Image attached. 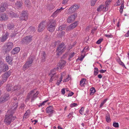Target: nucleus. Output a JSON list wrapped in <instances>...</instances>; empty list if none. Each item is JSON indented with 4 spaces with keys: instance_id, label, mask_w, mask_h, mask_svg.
<instances>
[{
    "instance_id": "45",
    "label": "nucleus",
    "mask_w": 129,
    "mask_h": 129,
    "mask_svg": "<svg viewBox=\"0 0 129 129\" xmlns=\"http://www.w3.org/2000/svg\"><path fill=\"white\" fill-rule=\"evenodd\" d=\"M18 94L19 95L22 94L23 93V90L21 89V90H19L18 91Z\"/></svg>"
},
{
    "instance_id": "37",
    "label": "nucleus",
    "mask_w": 129,
    "mask_h": 129,
    "mask_svg": "<svg viewBox=\"0 0 129 129\" xmlns=\"http://www.w3.org/2000/svg\"><path fill=\"white\" fill-rule=\"evenodd\" d=\"M94 69V75L95 76H96L99 73L98 69L97 68H95Z\"/></svg>"
},
{
    "instance_id": "9",
    "label": "nucleus",
    "mask_w": 129,
    "mask_h": 129,
    "mask_svg": "<svg viewBox=\"0 0 129 129\" xmlns=\"http://www.w3.org/2000/svg\"><path fill=\"white\" fill-rule=\"evenodd\" d=\"M79 7V6L77 5H74L72 6L68 10V13L70 14L74 12L77 10Z\"/></svg>"
},
{
    "instance_id": "59",
    "label": "nucleus",
    "mask_w": 129,
    "mask_h": 129,
    "mask_svg": "<svg viewBox=\"0 0 129 129\" xmlns=\"http://www.w3.org/2000/svg\"><path fill=\"white\" fill-rule=\"evenodd\" d=\"M102 76L101 74H99L98 75V77L99 78H102Z\"/></svg>"
},
{
    "instance_id": "21",
    "label": "nucleus",
    "mask_w": 129,
    "mask_h": 129,
    "mask_svg": "<svg viewBox=\"0 0 129 129\" xmlns=\"http://www.w3.org/2000/svg\"><path fill=\"white\" fill-rule=\"evenodd\" d=\"M106 7L105 6L101 5L97 8V10L98 12L101 11L102 10L105 11H107L108 9H107Z\"/></svg>"
},
{
    "instance_id": "30",
    "label": "nucleus",
    "mask_w": 129,
    "mask_h": 129,
    "mask_svg": "<svg viewBox=\"0 0 129 129\" xmlns=\"http://www.w3.org/2000/svg\"><path fill=\"white\" fill-rule=\"evenodd\" d=\"M66 27V25H62L60 26L58 28V30L61 31L62 30L64 29Z\"/></svg>"
},
{
    "instance_id": "49",
    "label": "nucleus",
    "mask_w": 129,
    "mask_h": 129,
    "mask_svg": "<svg viewBox=\"0 0 129 129\" xmlns=\"http://www.w3.org/2000/svg\"><path fill=\"white\" fill-rule=\"evenodd\" d=\"M84 109V108L83 107H82L81 108V109L79 110V112L81 114H82V111H83V110Z\"/></svg>"
},
{
    "instance_id": "10",
    "label": "nucleus",
    "mask_w": 129,
    "mask_h": 129,
    "mask_svg": "<svg viewBox=\"0 0 129 129\" xmlns=\"http://www.w3.org/2000/svg\"><path fill=\"white\" fill-rule=\"evenodd\" d=\"M10 98L8 94H6L2 95L0 98V103H4L8 100Z\"/></svg>"
},
{
    "instance_id": "15",
    "label": "nucleus",
    "mask_w": 129,
    "mask_h": 129,
    "mask_svg": "<svg viewBox=\"0 0 129 129\" xmlns=\"http://www.w3.org/2000/svg\"><path fill=\"white\" fill-rule=\"evenodd\" d=\"M28 16L27 12L26 11H23L21 14V16L20 17V19L26 21L27 18Z\"/></svg>"
},
{
    "instance_id": "40",
    "label": "nucleus",
    "mask_w": 129,
    "mask_h": 129,
    "mask_svg": "<svg viewBox=\"0 0 129 129\" xmlns=\"http://www.w3.org/2000/svg\"><path fill=\"white\" fill-rule=\"evenodd\" d=\"M113 126L115 127H118L119 126L118 123L114 122L113 124Z\"/></svg>"
},
{
    "instance_id": "36",
    "label": "nucleus",
    "mask_w": 129,
    "mask_h": 129,
    "mask_svg": "<svg viewBox=\"0 0 129 129\" xmlns=\"http://www.w3.org/2000/svg\"><path fill=\"white\" fill-rule=\"evenodd\" d=\"M9 15L10 17H15L16 16L15 14L12 11H11L9 13Z\"/></svg>"
},
{
    "instance_id": "41",
    "label": "nucleus",
    "mask_w": 129,
    "mask_h": 129,
    "mask_svg": "<svg viewBox=\"0 0 129 129\" xmlns=\"http://www.w3.org/2000/svg\"><path fill=\"white\" fill-rule=\"evenodd\" d=\"M75 53L74 52L71 54L69 56V57L68 58V59L69 60H71V59L74 56Z\"/></svg>"
},
{
    "instance_id": "24",
    "label": "nucleus",
    "mask_w": 129,
    "mask_h": 129,
    "mask_svg": "<svg viewBox=\"0 0 129 129\" xmlns=\"http://www.w3.org/2000/svg\"><path fill=\"white\" fill-rule=\"evenodd\" d=\"M20 48L19 47H17L14 48L12 51V52L13 54H15L18 52L20 51Z\"/></svg>"
},
{
    "instance_id": "64",
    "label": "nucleus",
    "mask_w": 129,
    "mask_h": 129,
    "mask_svg": "<svg viewBox=\"0 0 129 129\" xmlns=\"http://www.w3.org/2000/svg\"><path fill=\"white\" fill-rule=\"evenodd\" d=\"M104 104L103 103V102H102V103L101 104H100V108H101V107L102 106H103V105Z\"/></svg>"
},
{
    "instance_id": "63",
    "label": "nucleus",
    "mask_w": 129,
    "mask_h": 129,
    "mask_svg": "<svg viewBox=\"0 0 129 129\" xmlns=\"http://www.w3.org/2000/svg\"><path fill=\"white\" fill-rule=\"evenodd\" d=\"M72 114L70 113L68 115V116L69 118H70L71 117V116H72Z\"/></svg>"
},
{
    "instance_id": "42",
    "label": "nucleus",
    "mask_w": 129,
    "mask_h": 129,
    "mask_svg": "<svg viewBox=\"0 0 129 129\" xmlns=\"http://www.w3.org/2000/svg\"><path fill=\"white\" fill-rule=\"evenodd\" d=\"M111 2V0H107V1L105 2L106 6V7H108V6L109 5L110 3Z\"/></svg>"
},
{
    "instance_id": "52",
    "label": "nucleus",
    "mask_w": 129,
    "mask_h": 129,
    "mask_svg": "<svg viewBox=\"0 0 129 129\" xmlns=\"http://www.w3.org/2000/svg\"><path fill=\"white\" fill-rule=\"evenodd\" d=\"M74 94V93L71 92L70 93H69L68 94V96H71Z\"/></svg>"
},
{
    "instance_id": "7",
    "label": "nucleus",
    "mask_w": 129,
    "mask_h": 129,
    "mask_svg": "<svg viewBox=\"0 0 129 129\" xmlns=\"http://www.w3.org/2000/svg\"><path fill=\"white\" fill-rule=\"evenodd\" d=\"M33 39L31 36H27L23 38L21 41V42L23 44L29 43Z\"/></svg>"
},
{
    "instance_id": "61",
    "label": "nucleus",
    "mask_w": 129,
    "mask_h": 129,
    "mask_svg": "<svg viewBox=\"0 0 129 129\" xmlns=\"http://www.w3.org/2000/svg\"><path fill=\"white\" fill-rule=\"evenodd\" d=\"M105 36L106 37H111V36H112V35H107V34H106V35H105Z\"/></svg>"
},
{
    "instance_id": "14",
    "label": "nucleus",
    "mask_w": 129,
    "mask_h": 129,
    "mask_svg": "<svg viewBox=\"0 0 129 129\" xmlns=\"http://www.w3.org/2000/svg\"><path fill=\"white\" fill-rule=\"evenodd\" d=\"M8 7V5L6 3L2 4L0 5V12H4L6 10Z\"/></svg>"
},
{
    "instance_id": "33",
    "label": "nucleus",
    "mask_w": 129,
    "mask_h": 129,
    "mask_svg": "<svg viewBox=\"0 0 129 129\" xmlns=\"http://www.w3.org/2000/svg\"><path fill=\"white\" fill-rule=\"evenodd\" d=\"M22 4L21 2H17L16 3V5L19 8L21 6Z\"/></svg>"
},
{
    "instance_id": "5",
    "label": "nucleus",
    "mask_w": 129,
    "mask_h": 129,
    "mask_svg": "<svg viewBox=\"0 0 129 129\" xmlns=\"http://www.w3.org/2000/svg\"><path fill=\"white\" fill-rule=\"evenodd\" d=\"M66 46L63 43L60 44L57 47V50L58 51L57 55H59L62 53L66 49Z\"/></svg>"
},
{
    "instance_id": "27",
    "label": "nucleus",
    "mask_w": 129,
    "mask_h": 129,
    "mask_svg": "<svg viewBox=\"0 0 129 129\" xmlns=\"http://www.w3.org/2000/svg\"><path fill=\"white\" fill-rule=\"evenodd\" d=\"M6 61L9 64H11L12 60L11 59V58L10 56H8L6 57Z\"/></svg>"
},
{
    "instance_id": "29",
    "label": "nucleus",
    "mask_w": 129,
    "mask_h": 129,
    "mask_svg": "<svg viewBox=\"0 0 129 129\" xmlns=\"http://www.w3.org/2000/svg\"><path fill=\"white\" fill-rule=\"evenodd\" d=\"M86 80V79L84 78H82L80 82V85L81 86H83V85L85 83V81Z\"/></svg>"
},
{
    "instance_id": "23",
    "label": "nucleus",
    "mask_w": 129,
    "mask_h": 129,
    "mask_svg": "<svg viewBox=\"0 0 129 129\" xmlns=\"http://www.w3.org/2000/svg\"><path fill=\"white\" fill-rule=\"evenodd\" d=\"M46 111L47 113H49V114L52 113L53 111L52 110V107L49 106L46 109Z\"/></svg>"
},
{
    "instance_id": "55",
    "label": "nucleus",
    "mask_w": 129,
    "mask_h": 129,
    "mask_svg": "<svg viewBox=\"0 0 129 129\" xmlns=\"http://www.w3.org/2000/svg\"><path fill=\"white\" fill-rule=\"evenodd\" d=\"M106 71V70H100V72L101 73H104Z\"/></svg>"
},
{
    "instance_id": "53",
    "label": "nucleus",
    "mask_w": 129,
    "mask_h": 129,
    "mask_svg": "<svg viewBox=\"0 0 129 129\" xmlns=\"http://www.w3.org/2000/svg\"><path fill=\"white\" fill-rule=\"evenodd\" d=\"M68 1V0H63L62 2V3L63 4H66L67 3Z\"/></svg>"
},
{
    "instance_id": "50",
    "label": "nucleus",
    "mask_w": 129,
    "mask_h": 129,
    "mask_svg": "<svg viewBox=\"0 0 129 129\" xmlns=\"http://www.w3.org/2000/svg\"><path fill=\"white\" fill-rule=\"evenodd\" d=\"M27 52H25L23 54V56L24 57H26L27 55Z\"/></svg>"
},
{
    "instance_id": "48",
    "label": "nucleus",
    "mask_w": 129,
    "mask_h": 129,
    "mask_svg": "<svg viewBox=\"0 0 129 129\" xmlns=\"http://www.w3.org/2000/svg\"><path fill=\"white\" fill-rule=\"evenodd\" d=\"M77 104L76 103H73L70 104V106L71 107H75L77 105Z\"/></svg>"
},
{
    "instance_id": "4",
    "label": "nucleus",
    "mask_w": 129,
    "mask_h": 129,
    "mask_svg": "<svg viewBox=\"0 0 129 129\" xmlns=\"http://www.w3.org/2000/svg\"><path fill=\"white\" fill-rule=\"evenodd\" d=\"M56 24L55 20L49 21V23L48 24L47 26L48 30L50 32L53 31L55 29Z\"/></svg>"
},
{
    "instance_id": "32",
    "label": "nucleus",
    "mask_w": 129,
    "mask_h": 129,
    "mask_svg": "<svg viewBox=\"0 0 129 129\" xmlns=\"http://www.w3.org/2000/svg\"><path fill=\"white\" fill-rule=\"evenodd\" d=\"M12 85H11L8 84L7 85V89L8 91L12 90Z\"/></svg>"
},
{
    "instance_id": "19",
    "label": "nucleus",
    "mask_w": 129,
    "mask_h": 129,
    "mask_svg": "<svg viewBox=\"0 0 129 129\" xmlns=\"http://www.w3.org/2000/svg\"><path fill=\"white\" fill-rule=\"evenodd\" d=\"M77 25V22L76 21L73 23L71 24L67 28V30L68 31L73 29Z\"/></svg>"
},
{
    "instance_id": "26",
    "label": "nucleus",
    "mask_w": 129,
    "mask_h": 129,
    "mask_svg": "<svg viewBox=\"0 0 129 129\" xmlns=\"http://www.w3.org/2000/svg\"><path fill=\"white\" fill-rule=\"evenodd\" d=\"M42 62H44L45 61V57L46 56V54L45 53V52H43L42 53Z\"/></svg>"
},
{
    "instance_id": "56",
    "label": "nucleus",
    "mask_w": 129,
    "mask_h": 129,
    "mask_svg": "<svg viewBox=\"0 0 129 129\" xmlns=\"http://www.w3.org/2000/svg\"><path fill=\"white\" fill-rule=\"evenodd\" d=\"M81 56L82 57H81L80 59H79V60L82 61L83 59L84 58V56H83V55H81Z\"/></svg>"
},
{
    "instance_id": "2",
    "label": "nucleus",
    "mask_w": 129,
    "mask_h": 129,
    "mask_svg": "<svg viewBox=\"0 0 129 129\" xmlns=\"http://www.w3.org/2000/svg\"><path fill=\"white\" fill-rule=\"evenodd\" d=\"M34 90H32L30 91V92L28 93L27 98L26 99V101H28L29 99L31 98V102H32L35 99L36 97H37V95L39 93L37 91L34 94Z\"/></svg>"
},
{
    "instance_id": "3",
    "label": "nucleus",
    "mask_w": 129,
    "mask_h": 129,
    "mask_svg": "<svg viewBox=\"0 0 129 129\" xmlns=\"http://www.w3.org/2000/svg\"><path fill=\"white\" fill-rule=\"evenodd\" d=\"M35 58V56L34 55L30 56L24 65V68L25 69L28 68L31 66Z\"/></svg>"
},
{
    "instance_id": "57",
    "label": "nucleus",
    "mask_w": 129,
    "mask_h": 129,
    "mask_svg": "<svg viewBox=\"0 0 129 129\" xmlns=\"http://www.w3.org/2000/svg\"><path fill=\"white\" fill-rule=\"evenodd\" d=\"M4 83V82H3V81H2V80H0V87L1 86L2 84H3Z\"/></svg>"
},
{
    "instance_id": "28",
    "label": "nucleus",
    "mask_w": 129,
    "mask_h": 129,
    "mask_svg": "<svg viewBox=\"0 0 129 129\" xmlns=\"http://www.w3.org/2000/svg\"><path fill=\"white\" fill-rule=\"evenodd\" d=\"M24 2L26 6L28 7H29L30 6V3L29 0H24Z\"/></svg>"
},
{
    "instance_id": "44",
    "label": "nucleus",
    "mask_w": 129,
    "mask_h": 129,
    "mask_svg": "<svg viewBox=\"0 0 129 129\" xmlns=\"http://www.w3.org/2000/svg\"><path fill=\"white\" fill-rule=\"evenodd\" d=\"M88 48L87 47L86 48V47H85L83 50H82L81 52V53H82L83 52H86V51H87L88 50Z\"/></svg>"
},
{
    "instance_id": "51",
    "label": "nucleus",
    "mask_w": 129,
    "mask_h": 129,
    "mask_svg": "<svg viewBox=\"0 0 129 129\" xmlns=\"http://www.w3.org/2000/svg\"><path fill=\"white\" fill-rule=\"evenodd\" d=\"M65 89L64 88H63L61 90V92L63 94H65Z\"/></svg>"
},
{
    "instance_id": "11",
    "label": "nucleus",
    "mask_w": 129,
    "mask_h": 129,
    "mask_svg": "<svg viewBox=\"0 0 129 129\" xmlns=\"http://www.w3.org/2000/svg\"><path fill=\"white\" fill-rule=\"evenodd\" d=\"M47 22L43 21L39 25L38 30L39 32H41L45 28Z\"/></svg>"
},
{
    "instance_id": "58",
    "label": "nucleus",
    "mask_w": 129,
    "mask_h": 129,
    "mask_svg": "<svg viewBox=\"0 0 129 129\" xmlns=\"http://www.w3.org/2000/svg\"><path fill=\"white\" fill-rule=\"evenodd\" d=\"M70 79V78L69 76H68L66 78V81H69Z\"/></svg>"
},
{
    "instance_id": "18",
    "label": "nucleus",
    "mask_w": 129,
    "mask_h": 129,
    "mask_svg": "<svg viewBox=\"0 0 129 129\" xmlns=\"http://www.w3.org/2000/svg\"><path fill=\"white\" fill-rule=\"evenodd\" d=\"M9 34L8 32H6L5 35H3L2 37L0 38V40L1 42H4L6 41L9 36Z\"/></svg>"
},
{
    "instance_id": "1",
    "label": "nucleus",
    "mask_w": 129,
    "mask_h": 129,
    "mask_svg": "<svg viewBox=\"0 0 129 129\" xmlns=\"http://www.w3.org/2000/svg\"><path fill=\"white\" fill-rule=\"evenodd\" d=\"M16 102L13 104L11 109L8 110V114L6 115L4 122L7 125L10 124L15 118L12 116V114L15 112L18 106V102L17 101Z\"/></svg>"
},
{
    "instance_id": "6",
    "label": "nucleus",
    "mask_w": 129,
    "mask_h": 129,
    "mask_svg": "<svg viewBox=\"0 0 129 129\" xmlns=\"http://www.w3.org/2000/svg\"><path fill=\"white\" fill-rule=\"evenodd\" d=\"M13 44L12 42H8L6 45L5 44L3 47V49L5 52L7 53L8 51H10L13 48Z\"/></svg>"
},
{
    "instance_id": "54",
    "label": "nucleus",
    "mask_w": 129,
    "mask_h": 129,
    "mask_svg": "<svg viewBox=\"0 0 129 129\" xmlns=\"http://www.w3.org/2000/svg\"><path fill=\"white\" fill-rule=\"evenodd\" d=\"M125 37H128L129 36V30L128 31L127 33L125 35Z\"/></svg>"
},
{
    "instance_id": "12",
    "label": "nucleus",
    "mask_w": 129,
    "mask_h": 129,
    "mask_svg": "<svg viewBox=\"0 0 129 129\" xmlns=\"http://www.w3.org/2000/svg\"><path fill=\"white\" fill-rule=\"evenodd\" d=\"M56 70V69L54 68L53 70L51 71V74H49L51 76V78L50 80V81L53 80H55L57 78V76L55 75V73H54V72Z\"/></svg>"
},
{
    "instance_id": "20",
    "label": "nucleus",
    "mask_w": 129,
    "mask_h": 129,
    "mask_svg": "<svg viewBox=\"0 0 129 129\" xmlns=\"http://www.w3.org/2000/svg\"><path fill=\"white\" fill-rule=\"evenodd\" d=\"M8 17L5 14H0V21L6 20L8 19Z\"/></svg>"
},
{
    "instance_id": "34",
    "label": "nucleus",
    "mask_w": 129,
    "mask_h": 129,
    "mask_svg": "<svg viewBox=\"0 0 129 129\" xmlns=\"http://www.w3.org/2000/svg\"><path fill=\"white\" fill-rule=\"evenodd\" d=\"M14 26V25L13 24L11 25L10 24L8 25L7 27L9 29L12 30L13 29Z\"/></svg>"
},
{
    "instance_id": "17",
    "label": "nucleus",
    "mask_w": 129,
    "mask_h": 129,
    "mask_svg": "<svg viewBox=\"0 0 129 129\" xmlns=\"http://www.w3.org/2000/svg\"><path fill=\"white\" fill-rule=\"evenodd\" d=\"M77 14H74L69 17L67 20L68 23H70L73 22L76 18Z\"/></svg>"
},
{
    "instance_id": "38",
    "label": "nucleus",
    "mask_w": 129,
    "mask_h": 129,
    "mask_svg": "<svg viewBox=\"0 0 129 129\" xmlns=\"http://www.w3.org/2000/svg\"><path fill=\"white\" fill-rule=\"evenodd\" d=\"M97 0H91V6H94L95 3Z\"/></svg>"
},
{
    "instance_id": "43",
    "label": "nucleus",
    "mask_w": 129,
    "mask_h": 129,
    "mask_svg": "<svg viewBox=\"0 0 129 129\" xmlns=\"http://www.w3.org/2000/svg\"><path fill=\"white\" fill-rule=\"evenodd\" d=\"M106 120L107 122H109L110 121V119L109 116H106Z\"/></svg>"
},
{
    "instance_id": "47",
    "label": "nucleus",
    "mask_w": 129,
    "mask_h": 129,
    "mask_svg": "<svg viewBox=\"0 0 129 129\" xmlns=\"http://www.w3.org/2000/svg\"><path fill=\"white\" fill-rule=\"evenodd\" d=\"M118 63L119 64L122 65V66H124V64L119 59V61H118Z\"/></svg>"
},
{
    "instance_id": "22",
    "label": "nucleus",
    "mask_w": 129,
    "mask_h": 129,
    "mask_svg": "<svg viewBox=\"0 0 129 129\" xmlns=\"http://www.w3.org/2000/svg\"><path fill=\"white\" fill-rule=\"evenodd\" d=\"M64 9V8H62V7L59 9H57L52 15V16L53 17L56 16L58 14L60 13Z\"/></svg>"
},
{
    "instance_id": "62",
    "label": "nucleus",
    "mask_w": 129,
    "mask_h": 129,
    "mask_svg": "<svg viewBox=\"0 0 129 129\" xmlns=\"http://www.w3.org/2000/svg\"><path fill=\"white\" fill-rule=\"evenodd\" d=\"M120 1H119V0H118V1L117 2V5L118 6L120 5Z\"/></svg>"
},
{
    "instance_id": "25",
    "label": "nucleus",
    "mask_w": 129,
    "mask_h": 129,
    "mask_svg": "<svg viewBox=\"0 0 129 129\" xmlns=\"http://www.w3.org/2000/svg\"><path fill=\"white\" fill-rule=\"evenodd\" d=\"M12 91H16V92L18 91L20 89V87L19 86H15L13 87H12Z\"/></svg>"
},
{
    "instance_id": "46",
    "label": "nucleus",
    "mask_w": 129,
    "mask_h": 129,
    "mask_svg": "<svg viewBox=\"0 0 129 129\" xmlns=\"http://www.w3.org/2000/svg\"><path fill=\"white\" fill-rule=\"evenodd\" d=\"M103 40V39H100L97 41L96 43L98 44H99L101 43Z\"/></svg>"
},
{
    "instance_id": "39",
    "label": "nucleus",
    "mask_w": 129,
    "mask_h": 129,
    "mask_svg": "<svg viewBox=\"0 0 129 129\" xmlns=\"http://www.w3.org/2000/svg\"><path fill=\"white\" fill-rule=\"evenodd\" d=\"M90 90L91 91V92L90 93V94L91 95L92 93H94L95 92V88L94 87L91 88L90 89Z\"/></svg>"
},
{
    "instance_id": "13",
    "label": "nucleus",
    "mask_w": 129,
    "mask_h": 129,
    "mask_svg": "<svg viewBox=\"0 0 129 129\" xmlns=\"http://www.w3.org/2000/svg\"><path fill=\"white\" fill-rule=\"evenodd\" d=\"M66 62V61L63 60H61L60 61L57 66V67L56 69V70H58L59 68L61 69L63 68L65 66Z\"/></svg>"
},
{
    "instance_id": "8",
    "label": "nucleus",
    "mask_w": 129,
    "mask_h": 129,
    "mask_svg": "<svg viewBox=\"0 0 129 129\" xmlns=\"http://www.w3.org/2000/svg\"><path fill=\"white\" fill-rule=\"evenodd\" d=\"M8 66L5 64L3 62L0 60V70H2L4 72L8 70Z\"/></svg>"
},
{
    "instance_id": "35",
    "label": "nucleus",
    "mask_w": 129,
    "mask_h": 129,
    "mask_svg": "<svg viewBox=\"0 0 129 129\" xmlns=\"http://www.w3.org/2000/svg\"><path fill=\"white\" fill-rule=\"evenodd\" d=\"M30 112V110H27L26 113L25 114L23 117V118H26L27 117V116L29 115V114Z\"/></svg>"
},
{
    "instance_id": "31",
    "label": "nucleus",
    "mask_w": 129,
    "mask_h": 129,
    "mask_svg": "<svg viewBox=\"0 0 129 129\" xmlns=\"http://www.w3.org/2000/svg\"><path fill=\"white\" fill-rule=\"evenodd\" d=\"M35 30V28L33 27H30L28 29V30L31 33H34Z\"/></svg>"
},
{
    "instance_id": "60",
    "label": "nucleus",
    "mask_w": 129,
    "mask_h": 129,
    "mask_svg": "<svg viewBox=\"0 0 129 129\" xmlns=\"http://www.w3.org/2000/svg\"><path fill=\"white\" fill-rule=\"evenodd\" d=\"M62 76H61V77L60 78V80H59V82H60V83H61V81L62 80Z\"/></svg>"
},
{
    "instance_id": "16",
    "label": "nucleus",
    "mask_w": 129,
    "mask_h": 129,
    "mask_svg": "<svg viewBox=\"0 0 129 129\" xmlns=\"http://www.w3.org/2000/svg\"><path fill=\"white\" fill-rule=\"evenodd\" d=\"M11 75L10 72L9 71L8 72H6L2 76V81L4 83L7 80L8 78Z\"/></svg>"
}]
</instances>
